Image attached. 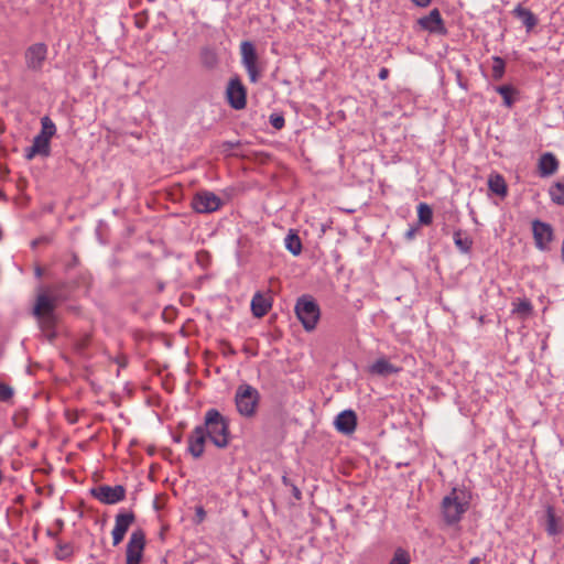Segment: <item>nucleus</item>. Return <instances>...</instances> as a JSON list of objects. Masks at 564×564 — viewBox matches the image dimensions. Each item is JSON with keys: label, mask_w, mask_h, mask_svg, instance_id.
<instances>
[{"label": "nucleus", "mask_w": 564, "mask_h": 564, "mask_svg": "<svg viewBox=\"0 0 564 564\" xmlns=\"http://www.w3.org/2000/svg\"><path fill=\"white\" fill-rule=\"evenodd\" d=\"M532 231L536 248L542 251L547 250L553 240V229L551 225L540 220H533Z\"/></svg>", "instance_id": "f8f14e48"}, {"label": "nucleus", "mask_w": 564, "mask_h": 564, "mask_svg": "<svg viewBox=\"0 0 564 564\" xmlns=\"http://www.w3.org/2000/svg\"><path fill=\"white\" fill-rule=\"evenodd\" d=\"M195 511H196V517L198 518V521L199 522L203 521L205 519V516H206L204 508L203 507H197Z\"/></svg>", "instance_id": "f704fd0d"}, {"label": "nucleus", "mask_w": 564, "mask_h": 564, "mask_svg": "<svg viewBox=\"0 0 564 564\" xmlns=\"http://www.w3.org/2000/svg\"><path fill=\"white\" fill-rule=\"evenodd\" d=\"M126 488L121 485H99L90 490V495L104 505H116L126 498Z\"/></svg>", "instance_id": "39448f33"}, {"label": "nucleus", "mask_w": 564, "mask_h": 564, "mask_svg": "<svg viewBox=\"0 0 564 564\" xmlns=\"http://www.w3.org/2000/svg\"><path fill=\"white\" fill-rule=\"evenodd\" d=\"M545 530L546 532L550 534V535H556L561 532V529H560V525H558V522H557V519L553 512V510L551 508L547 509L546 511V527H545Z\"/></svg>", "instance_id": "cd10ccee"}, {"label": "nucleus", "mask_w": 564, "mask_h": 564, "mask_svg": "<svg viewBox=\"0 0 564 564\" xmlns=\"http://www.w3.org/2000/svg\"><path fill=\"white\" fill-rule=\"evenodd\" d=\"M496 91L503 98V102L507 107H511L513 105L512 95L514 89L509 85L498 86Z\"/></svg>", "instance_id": "c85d7f7f"}, {"label": "nucleus", "mask_w": 564, "mask_h": 564, "mask_svg": "<svg viewBox=\"0 0 564 564\" xmlns=\"http://www.w3.org/2000/svg\"><path fill=\"white\" fill-rule=\"evenodd\" d=\"M417 217L421 225H431L433 221L432 208L426 203H420L417 206Z\"/></svg>", "instance_id": "bb28decb"}, {"label": "nucleus", "mask_w": 564, "mask_h": 564, "mask_svg": "<svg viewBox=\"0 0 564 564\" xmlns=\"http://www.w3.org/2000/svg\"><path fill=\"white\" fill-rule=\"evenodd\" d=\"M208 441L218 448H226L230 442L228 420L216 409H209L200 424Z\"/></svg>", "instance_id": "f03ea898"}, {"label": "nucleus", "mask_w": 564, "mask_h": 564, "mask_svg": "<svg viewBox=\"0 0 564 564\" xmlns=\"http://www.w3.org/2000/svg\"><path fill=\"white\" fill-rule=\"evenodd\" d=\"M389 564H410V555L403 549H398Z\"/></svg>", "instance_id": "7c9ffc66"}, {"label": "nucleus", "mask_w": 564, "mask_h": 564, "mask_svg": "<svg viewBox=\"0 0 564 564\" xmlns=\"http://www.w3.org/2000/svg\"><path fill=\"white\" fill-rule=\"evenodd\" d=\"M145 547V534L142 530H134L129 539L126 550V561L141 564Z\"/></svg>", "instance_id": "0eeeda50"}, {"label": "nucleus", "mask_w": 564, "mask_h": 564, "mask_svg": "<svg viewBox=\"0 0 564 564\" xmlns=\"http://www.w3.org/2000/svg\"><path fill=\"white\" fill-rule=\"evenodd\" d=\"M226 95L234 109L240 110L246 107V89L238 78L230 79Z\"/></svg>", "instance_id": "ddd939ff"}, {"label": "nucleus", "mask_w": 564, "mask_h": 564, "mask_svg": "<svg viewBox=\"0 0 564 564\" xmlns=\"http://www.w3.org/2000/svg\"><path fill=\"white\" fill-rule=\"evenodd\" d=\"M516 312L518 313H529L531 311V305L528 301H522L520 303L517 304L516 308H514Z\"/></svg>", "instance_id": "72a5a7b5"}, {"label": "nucleus", "mask_w": 564, "mask_h": 564, "mask_svg": "<svg viewBox=\"0 0 564 564\" xmlns=\"http://www.w3.org/2000/svg\"><path fill=\"white\" fill-rule=\"evenodd\" d=\"M400 367L390 362L386 357H380L368 367V372L373 376L388 377L398 373Z\"/></svg>", "instance_id": "dca6fc26"}, {"label": "nucleus", "mask_w": 564, "mask_h": 564, "mask_svg": "<svg viewBox=\"0 0 564 564\" xmlns=\"http://www.w3.org/2000/svg\"><path fill=\"white\" fill-rule=\"evenodd\" d=\"M207 440L208 436L200 425L195 426V429L188 434L187 452L193 458L198 459L204 455Z\"/></svg>", "instance_id": "1a4fd4ad"}, {"label": "nucleus", "mask_w": 564, "mask_h": 564, "mask_svg": "<svg viewBox=\"0 0 564 564\" xmlns=\"http://www.w3.org/2000/svg\"><path fill=\"white\" fill-rule=\"evenodd\" d=\"M423 31L430 33H441L443 31V20L437 9L432 10L426 17L419 20Z\"/></svg>", "instance_id": "f3484780"}, {"label": "nucleus", "mask_w": 564, "mask_h": 564, "mask_svg": "<svg viewBox=\"0 0 564 564\" xmlns=\"http://www.w3.org/2000/svg\"><path fill=\"white\" fill-rule=\"evenodd\" d=\"M56 133V126L51 120L50 117L44 116L41 119V132L39 133L40 137L46 138L48 141H51L52 137Z\"/></svg>", "instance_id": "a878e982"}, {"label": "nucleus", "mask_w": 564, "mask_h": 564, "mask_svg": "<svg viewBox=\"0 0 564 564\" xmlns=\"http://www.w3.org/2000/svg\"><path fill=\"white\" fill-rule=\"evenodd\" d=\"M506 64L505 61L499 56L492 57V77L495 79H501L505 74Z\"/></svg>", "instance_id": "c756f323"}, {"label": "nucleus", "mask_w": 564, "mask_h": 564, "mask_svg": "<svg viewBox=\"0 0 564 564\" xmlns=\"http://www.w3.org/2000/svg\"><path fill=\"white\" fill-rule=\"evenodd\" d=\"M488 187L491 192L497 195H507V184L505 178L500 174H491L488 178Z\"/></svg>", "instance_id": "4be33fe9"}, {"label": "nucleus", "mask_w": 564, "mask_h": 564, "mask_svg": "<svg viewBox=\"0 0 564 564\" xmlns=\"http://www.w3.org/2000/svg\"><path fill=\"white\" fill-rule=\"evenodd\" d=\"M389 76V69L383 67L379 70V74H378V77L381 79V80H384L387 79Z\"/></svg>", "instance_id": "c9c22d12"}, {"label": "nucleus", "mask_w": 564, "mask_h": 564, "mask_svg": "<svg viewBox=\"0 0 564 564\" xmlns=\"http://www.w3.org/2000/svg\"><path fill=\"white\" fill-rule=\"evenodd\" d=\"M271 300L258 292L251 300V312L254 317H263L271 308Z\"/></svg>", "instance_id": "aec40b11"}, {"label": "nucleus", "mask_w": 564, "mask_h": 564, "mask_svg": "<svg viewBox=\"0 0 564 564\" xmlns=\"http://www.w3.org/2000/svg\"><path fill=\"white\" fill-rule=\"evenodd\" d=\"M558 170V161L551 152L543 153L538 162V172L541 177L553 175Z\"/></svg>", "instance_id": "a211bd4d"}, {"label": "nucleus", "mask_w": 564, "mask_h": 564, "mask_svg": "<svg viewBox=\"0 0 564 564\" xmlns=\"http://www.w3.org/2000/svg\"><path fill=\"white\" fill-rule=\"evenodd\" d=\"M468 564H480V560L478 557H473Z\"/></svg>", "instance_id": "4c0bfd02"}, {"label": "nucleus", "mask_w": 564, "mask_h": 564, "mask_svg": "<svg viewBox=\"0 0 564 564\" xmlns=\"http://www.w3.org/2000/svg\"><path fill=\"white\" fill-rule=\"evenodd\" d=\"M47 56V47L43 43L31 45L25 51V62L30 69L39 70L42 68Z\"/></svg>", "instance_id": "4468645a"}, {"label": "nucleus", "mask_w": 564, "mask_h": 564, "mask_svg": "<svg viewBox=\"0 0 564 564\" xmlns=\"http://www.w3.org/2000/svg\"><path fill=\"white\" fill-rule=\"evenodd\" d=\"M270 123L275 129H282L284 127V118L280 115H272L270 117Z\"/></svg>", "instance_id": "473e14b6"}, {"label": "nucleus", "mask_w": 564, "mask_h": 564, "mask_svg": "<svg viewBox=\"0 0 564 564\" xmlns=\"http://www.w3.org/2000/svg\"><path fill=\"white\" fill-rule=\"evenodd\" d=\"M334 425L338 432L349 435L357 427V415L352 410L341 411L335 417Z\"/></svg>", "instance_id": "2eb2a0df"}, {"label": "nucleus", "mask_w": 564, "mask_h": 564, "mask_svg": "<svg viewBox=\"0 0 564 564\" xmlns=\"http://www.w3.org/2000/svg\"><path fill=\"white\" fill-rule=\"evenodd\" d=\"M549 193L553 203L564 205V177L555 182L550 187Z\"/></svg>", "instance_id": "5701e85b"}, {"label": "nucleus", "mask_w": 564, "mask_h": 564, "mask_svg": "<svg viewBox=\"0 0 564 564\" xmlns=\"http://www.w3.org/2000/svg\"><path fill=\"white\" fill-rule=\"evenodd\" d=\"M242 64L247 69L249 78L252 83L258 80L259 72L257 67V53L251 42L245 41L241 43Z\"/></svg>", "instance_id": "9b49d317"}, {"label": "nucleus", "mask_w": 564, "mask_h": 564, "mask_svg": "<svg viewBox=\"0 0 564 564\" xmlns=\"http://www.w3.org/2000/svg\"><path fill=\"white\" fill-rule=\"evenodd\" d=\"M293 492H294V496H295L297 499H300V497H301V491H300L296 487H294Z\"/></svg>", "instance_id": "58836bf2"}, {"label": "nucleus", "mask_w": 564, "mask_h": 564, "mask_svg": "<svg viewBox=\"0 0 564 564\" xmlns=\"http://www.w3.org/2000/svg\"><path fill=\"white\" fill-rule=\"evenodd\" d=\"M260 394L256 388L250 384L238 387L235 395L238 412L243 416H252L256 413Z\"/></svg>", "instance_id": "7ed1b4c3"}, {"label": "nucleus", "mask_w": 564, "mask_h": 564, "mask_svg": "<svg viewBox=\"0 0 564 564\" xmlns=\"http://www.w3.org/2000/svg\"><path fill=\"white\" fill-rule=\"evenodd\" d=\"M50 143L46 138H42L39 134L35 135L33 144L25 150V158L32 160L36 155L47 156L50 154Z\"/></svg>", "instance_id": "6ab92c4d"}, {"label": "nucleus", "mask_w": 564, "mask_h": 564, "mask_svg": "<svg viewBox=\"0 0 564 564\" xmlns=\"http://www.w3.org/2000/svg\"><path fill=\"white\" fill-rule=\"evenodd\" d=\"M135 517L132 511L119 512L115 519V527L112 529V544L119 545L124 539L131 524L134 522Z\"/></svg>", "instance_id": "9d476101"}, {"label": "nucleus", "mask_w": 564, "mask_h": 564, "mask_svg": "<svg viewBox=\"0 0 564 564\" xmlns=\"http://www.w3.org/2000/svg\"><path fill=\"white\" fill-rule=\"evenodd\" d=\"M470 505V494L464 488H453L442 500L441 510L446 524L458 523Z\"/></svg>", "instance_id": "f257e3e1"}, {"label": "nucleus", "mask_w": 564, "mask_h": 564, "mask_svg": "<svg viewBox=\"0 0 564 564\" xmlns=\"http://www.w3.org/2000/svg\"><path fill=\"white\" fill-rule=\"evenodd\" d=\"M412 2L417 7L425 8L431 3V0H412Z\"/></svg>", "instance_id": "e433bc0d"}, {"label": "nucleus", "mask_w": 564, "mask_h": 564, "mask_svg": "<svg viewBox=\"0 0 564 564\" xmlns=\"http://www.w3.org/2000/svg\"><path fill=\"white\" fill-rule=\"evenodd\" d=\"M295 313L303 327L311 332L315 329L319 319V307L310 296H302L295 305Z\"/></svg>", "instance_id": "20e7f679"}, {"label": "nucleus", "mask_w": 564, "mask_h": 564, "mask_svg": "<svg viewBox=\"0 0 564 564\" xmlns=\"http://www.w3.org/2000/svg\"><path fill=\"white\" fill-rule=\"evenodd\" d=\"M223 205L219 196L209 191H199L193 198V208L200 214L214 213Z\"/></svg>", "instance_id": "423d86ee"}, {"label": "nucleus", "mask_w": 564, "mask_h": 564, "mask_svg": "<svg viewBox=\"0 0 564 564\" xmlns=\"http://www.w3.org/2000/svg\"><path fill=\"white\" fill-rule=\"evenodd\" d=\"M285 248L293 254L299 256L302 251V242L300 237L292 230L285 237Z\"/></svg>", "instance_id": "b1692460"}, {"label": "nucleus", "mask_w": 564, "mask_h": 564, "mask_svg": "<svg viewBox=\"0 0 564 564\" xmlns=\"http://www.w3.org/2000/svg\"><path fill=\"white\" fill-rule=\"evenodd\" d=\"M55 301L47 294H40L34 306V314L43 326L53 325V311Z\"/></svg>", "instance_id": "6e6552de"}, {"label": "nucleus", "mask_w": 564, "mask_h": 564, "mask_svg": "<svg viewBox=\"0 0 564 564\" xmlns=\"http://www.w3.org/2000/svg\"><path fill=\"white\" fill-rule=\"evenodd\" d=\"M13 393H14L13 389L10 386L0 382V401L7 402V401L11 400L13 397Z\"/></svg>", "instance_id": "2f4dec72"}, {"label": "nucleus", "mask_w": 564, "mask_h": 564, "mask_svg": "<svg viewBox=\"0 0 564 564\" xmlns=\"http://www.w3.org/2000/svg\"><path fill=\"white\" fill-rule=\"evenodd\" d=\"M454 243L464 253H468L473 246V240L468 236H464L460 230L454 232Z\"/></svg>", "instance_id": "393cba45"}, {"label": "nucleus", "mask_w": 564, "mask_h": 564, "mask_svg": "<svg viewBox=\"0 0 564 564\" xmlns=\"http://www.w3.org/2000/svg\"><path fill=\"white\" fill-rule=\"evenodd\" d=\"M517 19L527 28V32H531L535 26L538 19L528 9L518 7L513 11Z\"/></svg>", "instance_id": "412c9836"}]
</instances>
